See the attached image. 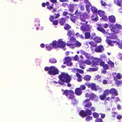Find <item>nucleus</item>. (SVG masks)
I'll list each match as a JSON object with an SVG mask.
<instances>
[{"mask_svg":"<svg viewBox=\"0 0 122 122\" xmlns=\"http://www.w3.org/2000/svg\"><path fill=\"white\" fill-rule=\"evenodd\" d=\"M95 34L94 33H92V36L91 38L92 39H94V38H95Z\"/></svg>","mask_w":122,"mask_h":122,"instance_id":"obj_59","label":"nucleus"},{"mask_svg":"<svg viewBox=\"0 0 122 122\" xmlns=\"http://www.w3.org/2000/svg\"><path fill=\"white\" fill-rule=\"evenodd\" d=\"M91 17L92 20L94 21H96L98 19L97 14H94V15L92 16Z\"/></svg>","mask_w":122,"mask_h":122,"instance_id":"obj_24","label":"nucleus"},{"mask_svg":"<svg viewBox=\"0 0 122 122\" xmlns=\"http://www.w3.org/2000/svg\"><path fill=\"white\" fill-rule=\"evenodd\" d=\"M74 34V31H73L69 30L68 31L67 35L70 36H73Z\"/></svg>","mask_w":122,"mask_h":122,"instance_id":"obj_31","label":"nucleus"},{"mask_svg":"<svg viewBox=\"0 0 122 122\" xmlns=\"http://www.w3.org/2000/svg\"><path fill=\"white\" fill-rule=\"evenodd\" d=\"M94 40L97 43H99L101 42L102 40L100 37H97L94 38Z\"/></svg>","mask_w":122,"mask_h":122,"instance_id":"obj_28","label":"nucleus"},{"mask_svg":"<svg viewBox=\"0 0 122 122\" xmlns=\"http://www.w3.org/2000/svg\"><path fill=\"white\" fill-rule=\"evenodd\" d=\"M76 75L78 78L77 81L79 82H81L82 81V77L78 73L76 74Z\"/></svg>","mask_w":122,"mask_h":122,"instance_id":"obj_32","label":"nucleus"},{"mask_svg":"<svg viewBox=\"0 0 122 122\" xmlns=\"http://www.w3.org/2000/svg\"><path fill=\"white\" fill-rule=\"evenodd\" d=\"M80 87L82 90H84L86 88L85 86L84 85H81Z\"/></svg>","mask_w":122,"mask_h":122,"instance_id":"obj_51","label":"nucleus"},{"mask_svg":"<svg viewBox=\"0 0 122 122\" xmlns=\"http://www.w3.org/2000/svg\"><path fill=\"white\" fill-rule=\"evenodd\" d=\"M63 94L69 99H72V103L75 104L78 102L75 99V97L74 96V93L72 90H65L64 91Z\"/></svg>","mask_w":122,"mask_h":122,"instance_id":"obj_4","label":"nucleus"},{"mask_svg":"<svg viewBox=\"0 0 122 122\" xmlns=\"http://www.w3.org/2000/svg\"><path fill=\"white\" fill-rule=\"evenodd\" d=\"M49 3L48 2H47L46 3V4L44 3L42 4V6L43 7H44L45 5H47L48 6L47 8L49 10H51L53 9V6L54 5V4H52L51 5H50Z\"/></svg>","mask_w":122,"mask_h":122,"instance_id":"obj_19","label":"nucleus"},{"mask_svg":"<svg viewBox=\"0 0 122 122\" xmlns=\"http://www.w3.org/2000/svg\"><path fill=\"white\" fill-rule=\"evenodd\" d=\"M54 19V17L52 16L51 15L50 16L49 18V19L52 22L53 21Z\"/></svg>","mask_w":122,"mask_h":122,"instance_id":"obj_55","label":"nucleus"},{"mask_svg":"<svg viewBox=\"0 0 122 122\" xmlns=\"http://www.w3.org/2000/svg\"><path fill=\"white\" fill-rule=\"evenodd\" d=\"M99 26L97 28V30L106 35L107 38L106 41L109 45L113 46L114 44L116 43L118 44L119 43V39L117 38V36L116 35L113 34L110 36V34L108 32H106L105 30L102 27L101 24L99 25Z\"/></svg>","mask_w":122,"mask_h":122,"instance_id":"obj_1","label":"nucleus"},{"mask_svg":"<svg viewBox=\"0 0 122 122\" xmlns=\"http://www.w3.org/2000/svg\"><path fill=\"white\" fill-rule=\"evenodd\" d=\"M89 44L92 46H97V44L95 43L93 41L90 42L89 43Z\"/></svg>","mask_w":122,"mask_h":122,"instance_id":"obj_39","label":"nucleus"},{"mask_svg":"<svg viewBox=\"0 0 122 122\" xmlns=\"http://www.w3.org/2000/svg\"><path fill=\"white\" fill-rule=\"evenodd\" d=\"M93 116L95 118H98L99 117V115L98 113L95 112L93 113Z\"/></svg>","mask_w":122,"mask_h":122,"instance_id":"obj_41","label":"nucleus"},{"mask_svg":"<svg viewBox=\"0 0 122 122\" xmlns=\"http://www.w3.org/2000/svg\"><path fill=\"white\" fill-rule=\"evenodd\" d=\"M85 35V38L86 39H89L91 37L90 33L89 32H86Z\"/></svg>","mask_w":122,"mask_h":122,"instance_id":"obj_33","label":"nucleus"},{"mask_svg":"<svg viewBox=\"0 0 122 122\" xmlns=\"http://www.w3.org/2000/svg\"><path fill=\"white\" fill-rule=\"evenodd\" d=\"M70 40L72 42H72L73 43H74L76 41V39L73 37H71L70 38Z\"/></svg>","mask_w":122,"mask_h":122,"instance_id":"obj_46","label":"nucleus"},{"mask_svg":"<svg viewBox=\"0 0 122 122\" xmlns=\"http://www.w3.org/2000/svg\"><path fill=\"white\" fill-rule=\"evenodd\" d=\"M75 14H77L78 16H79L80 20L83 22L85 21V18H87L90 16L89 15L85 13L78 12L77 10L76 11Z\"/></svg>","mask_w":122,"mask_h":122,"instance_id":"obj_7","label":"nucleus"},{"mask_svg":"<svg viewBox=\"0 0 122 122\" xmlns=\"http://www.w3.org/2000/svg\"><path fill=\"white\" fill-rule=\"evenodd\" d=\"M71 28V26L68 24H66L64 27V29L66 30H68Z\"/></svg>","mask_w":122,"mask_h":122,"instance_id":"obj_40","label":"nucleus"},{"mask_svg":"<svg viewBox=\"0 0 122 122\" xmlns=\"http://www.w3.org/2000/svg\"><path fill=\"white\" fill-rule=\"evenodd\" d=\"M40 22V21L39 19H36L35 21V25L36 26H39L40 25V24H39Z\"/></svg>","mask_w":122,"mask_h":122,"instance_id":"obj_36","label":"nucleus"},{"mask_svg":"<svg viewBox=\"0 0 122 122\" xmlns=\"http://www.w3.org/2000/svg\"><path fill=\"white\" fill-rule=\"evenodd\" d=\"M94 61H92L93 65L95 66L97 65H98L99 64L101 66H103L104 65V62L101 61V60L100 58H94Z\"/></svg>","mask_w":122,"mask_h":122,"instance_id":"obj_9","label":"nucleus"},{"mask_svg":"<svg viewBox=\"0 0 122 122\" xmlns=\"http://www.w3.org/2000/svg\"><path fill=\"white\" fill-rule=\"evenodd\" d=\"M90 98L91 99L96 100H97V99L96 95L93 93H91L90 94Z\"/></svg>","mask_w":122,"mask_h":122,"instance_id":"obj_22","label":"nucleus"},{"mask_svg":"<svg viewBox=\"0 0 122 122\" xmlns=\"http://www.w3.org/2000/svg\"><path fill=\"white\" fill-rule=\"evenodd\" d=\"M92 117L90 116H88L86 117V121H89L90 120H92Z\"/></svg>","mask_w":122,"mask_h":122,"instance_id":"obj_47","label":"nucleus"},{"mask_svg":"<svg viewBox=\"0 0 122 122\" xmlns=\"http://www.w3.org/2000/svg\"><path fill=\"white\" fill-rule=\"evenodd\" d=\"M75 18V17H72L71 18V20L74 22H75L76 21Z\"/></svg>","mask_w":122,"mask_h":122,"instance_id":"obj_58","label":"nucleus"},{"mask_svg":"<svg viewBox=\"0 0 122 122\" xmlns=\"http://www.w3.org/2000/svg\"><path fill=\"white\" fill-rule=\"evenodd\" d=\"M90 88L92 90L95 91L99 90L101 92L103 90L102 88L99 87L98 86H96L95 84L93 83H91Z\"/></svg>","mask_w":122,"mask_h":122,"instance_id":"obj_11","label":"nucleus"},{"mask_svg":"<svg viewBox=\"0 0 122 122\" xmlns=\"http://www.w3.org/2000/svg\"><path fill=\"white\" fill-rule=\"evenodd\" d=\"M95 122H102V120L100 118L98 119L95 120Z\"/></svg>","mask_w":122,"mask_h":122,"instance_id":"obj_56","label":"nucleus"},{"mask_svg":"<svg viewBox=\"0 0 122 122\" xmlns=\"http://www.w3.org/2000/svg\"><path fill=\"white\" fill-rule=\"evenodd\" d=\"M55 5H56V7L55 8V9H54L53 10L52 12H55L56 11V9L58 8L59 7V5L58 4V3H56L55 4Z\"/></svg>","mask_w":122,"mask_h":122,"instance_id":"obj_43","label":"nucleus"},{"mask_svg":"<svg viewBox=\"0 0 122 122\" xmlns=\"http://www.w3.org/2000/svg\"><path fill=\"white\" fill-rule=\"evenodd\" d=\"M92 113V112L91 110L87 109L86 111L85 112L83 110L79 112V114L82 117H84L87 115H91Z\"/></svg>","mask_w":122,"mask_h":122,"instance_id":"obj_10","label":"nucleus"},{"mask_svg":"<svg viewBox=\"0 0 122 122\" xmlns=\"http://www.w3.org/2000/svg\"><path fill=\"white\" fill-rule=\"evenodd\" d=\"M86 28H83V27L81 28V30L83 31H88L92 28L91 25H85Z\"/></svg>","mask_w":122,"mask_h":122,"instance_id":"obj_20","label":"nucleus"},{"mask_svg":"<svg viewBox=\"0 0 122 122\" xmlns=\"http://www.w3.org/2000/svg\"><path fill=\"white\" fill-rule=\"evenodd\" d=\"M59 77L58 83L61 85H64L65 82L68 83L71 81V77L67 73H62L59 76Z\"/></svg>","mask_w":122,"mask_h":122,"instance_id":"obj_2","label":"nucleus"},{"mask_svg":"<svg viewBox=\"0 0 122 122\" xmlns=\"http://www.w3.org/2000/svg\"><path fill=\"white\" fill-rule=\"evenodd\" d=\"M103 66L104 69L105 70L107 69L109 67L108 66L107 64L104 65Z\"/></svg>","mask_w":122,"mask_h":122,"instance_id":"obj_52","label":"nucleus"},{"mask_svg":"<svg viewBox=\"0 0 122 122\" xmlns=\"http://www.w3.org/2000/svg\"><path fill=\"white\" fill-rule=\"evenodd\" d=\"M103 27L105 28H107L108 27V24H104L103 25Z\"/></svg>","mask_w":122,"mask_h":122,"instance_id":"obj_60","label":"nucleus"},{"mask_svg":"<svg viewBox=\"0 0 122 122\" xmlns=\"http://www.w3.org/2000/svg\"><path fill=\"white\" fill-rule=\"evenodd\" d=\"M109 93V90H107L104 91L103 94L106 96L108 95Z\"/></svg>","mask_w":122,"mask_h":122,"instance_id":"obj_38","label":"nucleus"},{"mask_svg":"<svg viewBox=\"0 0 122 122\" xmlns=\"http://www.w3.org/2000/svg\"><path fill=\"white\" fill-rule=\"evenodd\" d=\"M45 47L46 49L48 51H50L53 48H54L53 47V46L52 45V43H51L46 44L45 45Z\"/></svg>","mask_w":122,"mask_h":122,"instance_id":"obj_18","label":"nucleus"},{"mask_svg":"<svg viewBox=\"0 0 122 122\" xmlns=\"http://www.w3.org/2000/svg\"><path fill=\"white\" fill-rule=\"evenodd\" d=\"M65 62L64 63H66L67 65L68 66H71L72 64V63L71 62V58L68 57H66L65 59Z\"/></svg>","mask_w":122,"mask_h":122,"instance_id":"obj_16","label":"nucleus"},{"mask_svg":"<svg viewBox=\"0 0 122 122\" xmlns=\"http://www.w3.org/2000/svg\"><path fill=\"white\" fill-rule=\"evenodd\" d=\"M115 3L118 6H121V7L122 8V7L121 4H122V2H121L119 1V0H114ZM120 11L122 12V9H120Z\"/></svg>","mask_w":122,"mask_h":122,"instance_id":"obj_23","label":"nucleus"},{"mask_svg":"<svg viewBox=\"0 0 122 122\" xmlns=\"http://www.w3.org/2000/svg\"><path fill=\"white\" fill-rule=\"evenodd\" d=\"M91 84V83H89L86 82V83L85 84V85L86 86H88V87L90 88V85Z\"/></svg>","mask_w":122,"mask_h":122,"instance_id":"obj_61","label":"nucleus"},{"mask_svg":"<svg viewBox=\"0 0 122 122\" xmlns=\"http://www.w3.org/2000/svg\"><path fill=\"white\" fill-rule=\"evenodd\" d=\"M122 116L121 115H118L117 117V119L120 120L121 119Z\"/></svg>","mask_w":122,"mask_h":122,"instance_id":"obj_63","label":"nucleus"},{"mask_svg":"<svg viewBox=\"0 0 122 122\" xmlns=\"http://www.w3.org/2000/svg\"><path fill=\"white\" fill-rule=\"evenodd\" d=\"M88 23L87 21H86V23L85 24H82V25L81 26V28L82 27H83V28H86V26H85V25L86 24H87Z\"/></svg>","mask_w":122,"mask_h":122,"instance_id":"obj_54","label":"nucleus"},{"mask_svg":"<svg viewBox=\"0 0 122 122\" xmlns=\"http://www.w3.org/2000/svg\"><path fill=\"white\" fill-rule=\"evenodd\" d=\"M108 64L112 68H113L114 67V63L113 62L109 60L107 62Z\"/></svg>","mask_w":122,"mask_h":122,"instance_id":"obj_34","label":"nucleus"},{"mask_svg":"<svg viewBox=\"0 0 122 122\" xmlns=\"http://www.w3.org/2000/svg\"><path fill=\"white\" fill-rule=\"evenodd\" d=\"M90 99H86L83 102V105L85 107H89L92 105L91 102H89Z\"/></svg>","mask_w":122,"mask_h":122,"instance_id":"obj_14","label":"nucleus"},{"mask_svg":"<svg viewBox=\"0 0 122 122\" xmlns=\"http://www.w3.org/2000/svg\"><path fill=\"white\" fill-rule=\"evenodd\" d=\"M80 53L84 55L86 58L90 60H94V58H94L92 56H91L90 54L85 52L82 50H81L80 51Z\"/></svg>","mask_w":122,"mask_h":122,"instance_id":"obj_13","label":"nucleus"},{"mask_svg":"<svg viewBox=\"0 0 122 122\" xmlns=\"http://www.w3.org/2000/svg\"><path fill=\"white\" fill-rule=\"evenodd\" d=\"M109 27L112 31L116 33L119 32V29H121L122 28V26L119 24H116L114 26L113 24L110 25Z\"/></svg>","mask_w":122,"mask_h":122,"instance_id":"obj_6","label":"nucleus"},{"mask_svg":"<svg viewBox=\"0 0 122 122\" xmlns=\"http://www.w3.org/2000/svg\"><path fill=\"white\" fill-rule=\"evenodd\" d=\"M121 83V82L119 81H116L115 82V84L117 86H119L120 85Z\"/></svg>","mask_w":122,"mask_h":122,"instance_id":"obj_48","label":"nucleus"},{"mask_svg":"<svg viewBox=\"0 0 122 122\" xmlns=\"http://www.w3.org/2000/svg\"><path fill=\"white\" fill-rule=\"evenodd\" d=\"M91 77L90 75H86L85 76L83 79L86 81H88L90 80Z\"/></svg>","mask_w":122,"mask_h":122,"instance_id":"obj_29","label":"nucleus"},{"mask_svg":"<svg viewBox=\"0 0 122 122\" xmlns=\"http://www.w3.org/2000/svg\"><path fill=\"white\" fill-rule=\"evenodd\" d=\"M74 71L75 72L78 71L81 73H83L84 72L82 70L76 69H74Z\"/></svg>","mask_w":122,"mask_h":122,"instance_id":"obj_45","label":"nucleus"},{"mask_svg":"<svg viewBox=\"0 0 122 122\" xmlns=\"http://www.w3.org/2000/svg\"><path fill=\"white\" fill-rule=\"evenodd\" d=\"M104 50L103 46L101 45L96 47L95 49V51L97 52H101Z\"/></svg>","mask_w":122,"mask_h":122,"instance_id":"obj_15","label":"nucleus"},{"mask_svg":"<svg viewBox=\"0 0 122 122\" xmlns=\"http://www.w3.org/2000/svg\"><path fill=\"white\" fill-rule=\"evenodd\" d=\"M52 45L53 47L55 49H57L60 48L63 49L65 50L66 48L65 47L66 44L63 41L62 39H58L57 41H54L52 42Z\"/></svg>","mask_w":122,"mask_h":122,"instance_id":"obj_3","label":"nucleus"},{"mask_svg":"<svg viewBox=\"0 0 122 122\" xmlns=\"http://www.w3.org/2000/svg\"><path fill=\"white\" fill-rule=\"evenodd\" d=\"M106 96L103 94V95H101L100 96V98L102 100H103L106 97Z\"/></svg>","mask_w":122,"mask_h":122,"instance_id":"obj_44","label":"nucleus"},{"mask_svg":"<svg viewBox=\"0 0 122 122\" xmlns=\"http://www.w3.org/2000/svg\"><path fill=\"white\" fill-rule=\"evenodd\" d=\"M101 3L102 4V5L103 6H105L107 5V4L104 2L101 1Z\"/></svg>","mask_w":122,"mask_h":122,"instance_id":"obj_53","label":"nucleus"},{"mask_svg":"<svg viewBox=\"0 0 122 122\" xmlns=\"http://www.w3.org/2000/svg\"><path fill=\"white\" fill-rule=\"evenodd\" d=\"M116 76L117 78L118 79H120L122 77V76L119 73L117 74V75Z\"/></svg>","mask_w":122,"mask_h":122,"instance_id":"obj_49","label":"nucleus"},{"mask_svg":"<svg viewBox=\"0 0 122 122\" xmlns=\"http://www.w3.org/2000/svg\"><path fill=\"white\" fill-rule=\"evenodd\" d=\"M52 22H53V24L54 25H57L58 23V21L56 20L54 21L53 20Z\"/></svg>","mask_w":122,"mask_h":122,"instance_id":"obj_50","label":"nucleus"},{"mask_svg":"<svg viewBox=\"0 0 122 122\" xmlns=\"http://www.w3.org/2000/svg\"><path fill=\"white\" fill-rule=\"evenodd\" d=\"M74 60L75 61H78L79 59V57L77 55H76L74 57Z\"/></svg>","mask_w":122,"mask_h":122,"instance_id":"obj_57","label":"nucleus"},{"mask_svg":"<svg viewBox=\"0 0 122 122\" xmlns=\"http://www.w3.org/2000/svg\"><path fill=\"white\" fill-rule=\"evenodd\" d=\"M109 93L112 94H114L115 96L118 95L117 91L114 88H112L109 90Z\"/></svg>","mask_w":122,"mask_h":122,"instance_id":"obj_17","label":"nucleus"},{"mask_svg":"<svg viewBox=\"0 0 122 122\" xmlns=\"http://www.w3.org/2000/svg\"><path fill=\"white\" fill-rule=\"evenodd\" d=\"M75 94L77 95H80L82 94V92L79 88H76L75 91Z\"/></svg>","mask_w":122,"mask_h":122,"instance_id":"obj_26","label":"nucleus"},{"mask_svg":"<svg viewBox=\"0 0 122 122\" xmlns=\"http://www.w3.org/2000/svg\"><path fill=\"white\" fill-rule=\"evenodd\" d=\"M89 60H90L89 59L88 60H86L85 61H82V63L83 64L85 63L88 65H91L92 63V62Z\"/></svg>","mask_w":122,"mask_h":122,"instance_id":"obj_27","label":"nucleus"},{"mask_svg":"<svg viewBox=\"0 0 122 122\" xmlns=\"http://www.w3.org/2000/svg\"><path fill=\"white\" fill-rule=\"evenodd\" d=\"M91 10L94 14H97V9L95 7L92 6L91 7Z\"/></svg>","mask_w":122,"mask_h":122,"instance_id":"obj_30","label":"nucleus"},{"mask_svg":"<svg viewBox=\"0 0 122 122\" xmlns=\"http://www.w3.org/2000/svg\"><path fill=\"white\" fill-rule=\"evenodd\" d=\"M59 22L61 25H63L65 23V20L64 19L61 18L60 19Z\"/></svg>","mask_w":122,"mask_h":122,"instance_id":"obj_37","label":"nucleus"},{"mask_svg":"<svg viewBox=\"0 0 122 122\" xmlns=\"http://www.w3.org/2000/svg\"><path fill=\"white\" fill-rule=\"evenodd\" d=\"M99 15L100 17H102L100 19V20H103L104 21H106L107 20V18L106 16L105 15V13L104 11L99 10L98 11Z\"/></svg>","mask_w":122,"mask_h":122,"instance_id":"obj_12","label":"nucleus"},{"mask_svg":"<svg viewBox=\"0 0 122 122\" xmlns=\"http://www.w3.org/2000/svg\"><path fill=\"white\" fill-rule=\"evenodd\" d=\"M97 68H90L89 69L87 70V71H96L97 70Z\"/></svg>","mask_w":122,"mask_h":122,"instance_id":"obj_42","label":"nucleus"},{"mask_svg":"<svg viewBox=\"0 0 122 122\" xmlns=\"http://www.w3.org/2000/svg\"><path fill=\"white\" fill-rule=\"evenodd\" d=\"M49 62L51 63H56L57 61L55 58H52L49 59Z\"/></svg>","mask_w":122,"mask_h":122,"instance_id":"obj_35","label":"nucleus"},{"mask_svg":"<svg viewBox=\"0 0 122 122\" xmlns=\"http://www.w3.org/2000/svg\"><path fill=\"white\" fill-rule=\"evenodd\" d=\"M90 109L91 110V111H94L95 110V108L93 107H92L90 108Z\"/></svg>","mask_w":122,"mask_h":122,"instance_id":"obj_62","label":"nucleus"},{"mask_svg":"<svg viewBox=\"0 0 122 122\" xmlns=\"http://www.w3.org/2000/svg\"><path fill=\"white\" fill-rule=\"evenodd\" d=\"M45 70L48 71V73L50 75H55L59 73V71L57 68L53 66L46 67L45 68Z\"/></svg>","mask_w":122,"mask_h":122,"instance_id":"obj_5","label":"nucleus"},{"mask_svg":"<svg viewBox=\"0 0 122 122\" xmlns=\"http://www.w3.org/2000/svg\"><path fill=\"white\" fill-rule=\"evenodd\" d=\"M78 6H79L78 5H76V4L71 5L70 6L69 9V10L71 12H72L74 10V8L75 7H77Z\"/></svg>","mask_w":122,"mask_h":122,"instance_id":"obj_21","label":"nucleus"},{"mask_svg":"<svg viewBox=\"0 0 122 122\" xmlns=\"http://www.w3.org/2000/svg\"><path fill=\"white\" fill-rule=\"evenodd\" d=\"M108 19L109 21L112 23L115 22V18L113 15H111L109 16Z\"/></svg>","mask_w":122,"mask_h":122,"instance_id":"obj_25","label":"nucleus"},{"mask_svg":"<svg viewBox=\"0 0 122 122\" xmlns=\"http://www.w3.org/2000/svg\"><path fill=\"white\" fill-rule=\"evenodd\" d=\"M120 41H119V42ZM120 42H119V43L118 44V47L119 48L122 49V43L121 44H119Z\"/></svg>","mask_w":122,"mask_h":122,"instance_id":"obj_64","label":"nucleus"},{"mask_svg":"<svg viewBox=\"0 0 122 122\" xmlns=\"http://www.w3.org/2000/svg\"><path fill=\"white\" fill-rule=\"evenodd\" d=\"M66 45L72 48H73L76 47H80L81 45V44L79 41H76L74 43L68 42L66 43Z\"/></svg>","mask_w":122,"mask_h":122,"instance_id":"obj_8","label":"nucleus"}]
</instances>
